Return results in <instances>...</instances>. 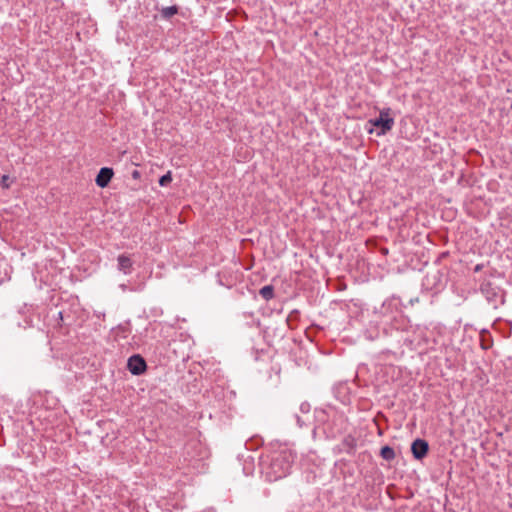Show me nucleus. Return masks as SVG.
Here are the masks:
<instances>
[{
    "mask_svg": "<svg viewBox=\"0 0 512 512\" xmlns=\"http://www.w3.org/2000/svg\"><path fill=\"white\" fill-rule=\"evenodd\" d=\"M178 12L177 6H169L161 9V14L164 18L168 19Z\"/></svg>",
    "mask_w": 512,
    "mask_h": 512,
    "instance_id": "9",
    "label": "nucleus"
},
{
    "mask_svg": "<svg viewBox=\"0 0 512 512\" xmlns=\"http://www.w3.org/2000/svg\"><path fill=\"white\" fill-rule=\"evenodd\" d=\"M113 174L114 173L111 168H108V167L101 168L96 177V180H95L96 184L101 188L106 187L109 184V182L111 181Z\"/></svg>",
    "mask_w": 512,
    "mask_h": 512,
    "instance_id": "5",
    "label": "nucleus"
},
{
    "mask_svg": "<svg viewBox=\"0 0 512 512\" xmlns=\"http://www.w3.org/2000/svg\"><path fill=\"white\" fill-rule=\"evenodd\" d=\"M380 455L383 459L391 461L395 458V452L390 446H384L381 448Z\"/></svg>",
    "mask_w": 512,
    "mask_h": 512,
    "instance_id": "8",
    "label": "nucleus"
},
{
    "mask_svg": "<svg viewBox=\"0 0 512 512\" xmlns=\"http://www.w3.org/2000/svg\"><path fill=\"white\" fill-rule=\"evenodd\" d=\"M259 294L262 296L263 299L270 300L274 296V288L271 285L263 286L260 289Z\"/></svg>",
    "mask_w": 512,
    "mask_h": 512,
    "instance_id": "7",
    "label": "nucleus"
},
{
    "mask_svg": "<svg viewBox=\"0 0 512 512\" xmlns=\"http://www.w3.org/2000/svg\"><path fill=\"white\" fill-rule=\"evenodd\" d=\"M171 181H172L171 172H167L165 175H163V176L159 179V184H160L161 186H166V185H168Z\"/></svg>",
    "mask_w": 512,
    "mask_h": 512,
    "instance_id": "11",
    "label": "nucleus"
},
{
    "mask_svg": "<svg viewBox=\"0 0 512 512\" xmlns=\"http://www.w3.org/2000/svg\"><path fill=\"white\" fill-rule=\"evenodd\" d=\"M132 177H133V178H135V179L139 178V177H140V173H139V171L134 170V171L132 172Z\"/></svg>",
    "mask_w": 512,
    "mask_h": 512,
    "instance_id": "12",
    "label": "nucleus"
},
{
    "mask_svg": "<svg viewBox=\"0 0 512 512\" xmlns=\"http://www.w3.org/2000/svg\"><path fill=\"white\" fill-rule=\"evenodd\" d=\"M428 449V443L423 439H416L411 445L412 454L417 460L424 458L428 452Z\"/></svg>",
    "mask_w": 512,
    "mask_h": 512,
    "instance_id": "4",
    "label": "nucleus"
},
{
    "mask_svg": "<svg viewBox=\"0 0 512 512\" xmlns=\"http://www.w3.org/2000/svg\"><path fill=\"white\" fill-rule=\"evenodd\" d=\"M118 261V270L128 275L132 271L133 261L130 256L126 254H121L117 258Z\"/></svg>",
    "mask_w": 512,
    "mask_h": 512,
    "instance_id": "6",
    "label": "nucleus"
},
{
    "mask_svg": "<svg viewBox=\"0 0 512 512\" xmlns=\"http://www.w3.org/2000/svg\"><path fill=\"white\" fill-rule=\"evenodd\" d=\"M370 123L377 128H380L378 135L385 134L390 131L394 125V119L390 116V110L386 109L380 112L379 117L370 120Z\"/></svg>",
    "mask_w": 512,
    "mask_h": 512,
    "instance_id": "2",
    "label": "nucleus"
},
{
    "mask_svg": "<svg viewBox=\"0 0 512 512\" xmlns=\"http://www.w3.org/2000/svg\"><path fill=\"white\" fill-rule=\"evenodd\" d=\"M128 370L133 375H140L146 370V362L140 355H133L128 359Z\"/></svg>",
    "mask_w": 512,
    "mask_h": 512,
    "instance_id": "3",
    "label": "nucleus"
},
{
    "mask_svg": "<svg viewBox=\"0 0 512 512\" xmlns=\"http://www.w3.org/2000/svg\"><path fill=\"white\" fill-rule=\"evenodd\" d=\"M15 182L14 178H11L9 175H2L0 179V186L4 189H8Z\"/></svg>",
    "mask_w": 512,
    "mask_h": 512,
    "instance_id": "10",
    "label": "nucleus"
},
{
    "mask_svg": "<svg viewBox=\"0 0 512 512\" xmlns=\"http://www.w3.org/2000/svg\"><path fill=\"white\" fill-rule=\"evenodd\" d=\"M290 462L286 455L275 457L266 472L269 481H277L290 473Z\"/></svg>",
    "mask_w": 512,
    "mask_h": 512,
    "instance_id": "1",
    "label": "nucleus"
}]
</instances>
